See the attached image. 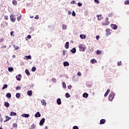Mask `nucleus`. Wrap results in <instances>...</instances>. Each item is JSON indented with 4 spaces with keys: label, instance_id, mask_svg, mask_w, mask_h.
<instances>
[{
    "label": "nucleus",
    "instance_id": "423d86ee",
    "mask_svg": "<svg viewBox=\"0 0 129 129\" xmlns=\"http://www.w3.org/2000/svg\"><path fill=\"white\" fill-rule=\"evenodd\" d=\"M16 78L18 81H20L21 78H22V75H21V74H19L18 76H16Z\"/></svg>",
    "mask_w": 129,
    "mask_h": 129
},
{
    "label": "nucleus",
    "instance_id": "6e6552de",
    "mask_svg": "<svg viewBox=\"0 0 129 129\" xmlns=\"http://www.w3.org/2000/svg\"><path fill=\"white\" fill-rule=\"evenodd\" d=\"M106 36H108V35H110L111 33H110V29L107 28V29H106Z\"/></svg>",
    "mask_w": 129,
    "mask_h": 129
},
{
    "label": "nucleus",
    "instance_id": "f704fd0d",
    "mask_svg": "<svg viewBox=\"0 0 129 129\" xmlns=\"http://www.w3.org/2000/svg\"><path fill=\"white\" fill-rule=\"evenodd\" d=\"M96 53L98 54V55H100V54H101V51L97 50Z\"/></svg>",
    "mask_w": 129,
    "mask_h": 129
},
{
    "label": "nucleus",
    "instance_id": "bf43d9fd",
    "mask_svg": "<svg viewBox=\"0 0 129 129\" xmlns=\"http://www.w3.org/2000/svg\"><path fill=\"white\" fill-rule=\"evenodd\" d=\"M10 34H11V36H13V35H14V31H11Z\"/></svg>",
    "mask_w": 129,
    "mask_h": 129
},
{
    "label": "nucleus",
    "instance_id": "0e129e2a",
    "mask_svg": "<svg viewBox=\"0 0 129 129\" xmlns=\"http://www.w3.org/2000/svg\"><path fill=\"white\" fill-rule=\"evenodd\" d=\"M62 85H63V87H65V83L64 82L62 83Z\"/></svg>",
    "mask_w": 129,
    "mask_h": 129
},
{
    "label": "nucleus",
    "instance_id": "e2e57ef3",
    "mask_svg": "<svg viewBox=\"0 0 129 129\" xmlns=\"http://www.w3.org/2000/svg\"><path fill=\"white\" fill-rule=\"evenodd\" d=\"M112 16V14H109L108 17H111Z\"/></svg>",
    "mask_w": 129,
    "mask_h": 129
},
{
    "label": "nucleus",
    "instance_id": "aec40b11",
    "mask_svg": "<svg viewBox=\"0 0 129 129\" xmlns=\"http://www.w3.org/2000/svg\"><path fill=\"white\" fill-rule=\"evenodd\" d=\"M65 48H66V49H68V48H69V42H67L66 43Z\"/></svg>",
    "mask_w": 129,
    "mask_h": 129
},
{
    "label": "nucleus",
    "instance_id": "603ef678",
    "mask_svg": "<svg viewBox=\"0 0 129 129\" xmlns=\"http://www.w3.org/2000/svg\"><path fill=\"white\" fill-rule=\"evenodd\" d=\"M27 38L28 39H31V38H32V36L30 35H28L27 36Z\"/></svg>",
    "mask_w": 129,
    "mask_h": 129
},
{
    "label": "nucleus",
    "instance_id": "412c9836",
    "mask_svg": "<svg viewBox=\"0 0 129 129\" xmlns=\"http://www.w3.org/2000/svg\"><path fill=\"white\" fill-rule=\"evenodd\" d=\"M57 104H58V105H60V104H61V103H62V102H61V99L58 98V99L57 100Z\"/></svg>",
    "mask_w": 129,
    "mask_h": 129
},
{
    "label": "nucleus",
    "instance_id": "864d4df0",
    "mask_svg": "<svg viewBox=\"0 0 129 129\" xmlns=\"http://www.w3.org/2000/svg\"><path fill=\"white\" fill-rule=\"evenodd\" d=\"M68 89H70L71 88H72V86H71V85L68 86Z\"/></svg>",
    "mask_w": 129,
    "mask_h": 129
},
{
    "label": "nucleus",
    "instance_id": "a211bd4d",
    "mask_svg": "<svg viewBox=\"0 0 129 129\" xmlns=\"http://www.w3.org/2000/svg\"><path fill=\"white\" fill-rule=\"evenodd\" d=\"M83 97L85 98H87L88 97V94L86 93H84L83 95Z\"/></svg>",
    "mask_w": 129,
    "mask_h": 129
},
{
    "label": "nucleus",
    "instance_id": "338daca9",
    "mask_svg": "<svg viewBox=\"0 0 129 129\" xmlns=\"http://www.w3.org/2000/svg\"><path fill=\"white\" fill-rule=\"evenodd\" d=\"M106 21H108V18H106L105 22H106Z\"/></svg>",
    "mask_w": 129,
    "mask_h": 129
},
{
    "label": "nucleus",
    "instance_id": "ddd939ff",
    "mask_svg": "<svg viewBox=\"0 0 129 129\" xmlns=\"http://www.w3.org/2000/svg\"><path fill=\"white\" fill-rule=\"evenodd\" d=\"M105 123V119H101L100 122V124H104V123Z\"/></svg>",
    "mask_w": 129,
    "mask_h": 129
},
{
    "label": "nucleus",
    "instance_id": "774afa93",
    "mask_svg": "<svg viewBox=\"0 0 129 129\" xmlns=\"http://www.w3.org/2000/svg\"><path fill=\"white\" fill-rule=\"evenodd\" d=\"M13 58H16V55H13Z\"/></svg>",
    "mask_w": 129,
    "mask_h": 129
},
{
    "label": "nucleus",
    "instance_id": "f8f14e48",
    "mask_svg": "<svg viewBox=\"0 0 129 129\" xmlns=\"http://www.w3.org/2000/svg\"><path fill=\"white\" fill-rule=\"evenodd\" d=\"M41 102L42 105H46V104H47V103H46V101L44 99H42L41 101Z\"/></svg>",
    "mask_w": 129,
    "mask_h": 129
},
{
    "label": "nucleus",
    "instance_id": "58836bf2",
    "mask_svg": "<svg viewBox=\"0 0 129 129\" xmlns=\"http://www.w3.org/2000/svg\"><path fill=\"white\" fill-rule=\"evenodd\" d=\"M78 6H79V7H82V4L79 2L78 3Z\"/></svg>",
    "mask_w": 129,
    "mask_h": 129
},
{
    "label": "nucleus",
    "instance_id": "4468645a",
    "mask_svg": "<svg viewBox=\"0 0 129 129\" xmlns=\"http://www.w3.org/2000/svg\"><path fill=\"white\" fill-rule=\"evenodd\" d=\"M22 116L23 117H26V118H28L29 117V116H30V115H29V114H23L22 115Z\"/></svg>",
    "mask_w": 129,
    "mask_h": 129
},
{
    "label": "nucleus",
    "instance_id": "4c0bfd02",
    "mask_svg": "<svg viewBox=\"0 0 129 129\" xmlns=\"http://www.w3.org/2000/svg\"><path fill=\"white\" fill-rule=\"evenodd\" d=\"M94 62H95V59H92L91 60V63H92V64L94 63Z\"/></svg>",
    "mask_w": 129,
    "mask_h": 129
},
{
    "label": "nucleus",
    "instance_id": "052dcab7",
    "mask_svg": "<svg viewBox=\"0 0 129 129\" xmlns=\"http://www.w3.org/2000/svg\"><path fill=\"white\" fill-rule=\"evenodd\" d=\"M0 122H3V117L0 118Z\"/></svg>",
    "mask_w": 129,
    "mask_h": 129
},
{
    "label": "nucleus",
    "instance_id": "3c124183",
    "mask_svg": "<svg viewBox=\"0 0 129 129\" xmlns=\"http://www.w3.org/2000/svg\"><path fill=\"white\" fill-rule=\"evenodd\" d=\"M17 19L18 21H20L21 20V16L17 17Z\"/></svg>",
    "mask_w": 129,
    "mask_h": 129
},
{
    "label": "nucleus",
    "instance_id": "a878e982",
    "mask_svg": "<svg viewBox=\"0 0 129 129\" xmlns=\"http://www.w3.org/2000/svg\"><path fill=\"white\" fill-rule=\"evenodd\" d=\"M13 126L15 129V128H17L18 127V125L17 124V123H14L13 124Z\"/></svg>",
    "mask_w": 129,
    "mask_h": 129
},
{
    "label": "nucleus",
    "instance_id": "cd10ccee",
    "mask_svg": "<svg viewBox=\"0 0 129 129\" xmlns=\"http://www.w3.org/2000/svg\"><path fill=\"white\" fill-rule=\"evenodd\" d=\"M25 73L27 74V75H28V76H30V72H29V70H26Z\"/></svg>",
    "mask_w": 129,
    "mask_h": 129
},
{
    "label": "nucleus",
    "instance_id": "e433bc0d",
    "mask_svg": "<svg viewBox=\"0 0 129 129\" xmlns=\"http://www.w3.org/2000/svg\"><path fill=\"white\" fill-rule=\"evenodd\" d=\"M70 64L68 61H65V66H69Z\"/></svg>",
    "mask_w": 129,
    "mask_h": 129
},
{
    "label": "nucleus",
    "instance_id": "37998d69",
    "mask_svg": "<svg viewBox=\"0 0 129 129\" xmlns=\"http://www.w3.org/2000/svg\"><path fill=\"white\" fill-rule=\"evenodd\" d=\"M52 81H53V82H56V79H55L54 78H53L52 79Z\"/></svg>",
    "mask_w": 129,
    "mask_h": 129
},
{
    "label": "nucleus",
    "instance_id": "f3484780",
    "mask_svg": "<svg viewBox=\"0 0 129 129\" xmlns=\"http://www.w3.org/2000/svg\"><path fill=\"white\" fill-rule=\"evenodd\" d=\"M80 37L81 38V39H85L86 38V36L84 34H81L80 35Z\"/></svg>",
    "mask_w": 129,
    "mask_h": 129
},
{
    "label": "nucleus",
    "instance_id": "9d476101",
    "mask_svg": "<svg viewBox=\"0 0 129 129\" xmlns=\"http://www.w3.org/2000/svg\"><path fill=\"white\" fill-rule=\"evenodd\" d=\"M35 117H40L41 116V114L40 112H37V113L35 114Z\"/></svg>",
    "mask_w": 129,
    "mask_h": 129
},
{
    "label": "nucleus",
    "instance_id": "de8ad7c7",
    "mask_svg": "<svg viewBox=\"0 0 129 129\" xmlns=\"http://www.w3.org/2000/svg\"><path fill=\"white\" fill-rule=\"evenodd\" d=\"M73 128V129H79V128H78V126H74Z\"/></svg>",
    "mask_w": 129,
    "mask_h": 129
},
{
    "label": "nucleus",
    "instance_id": "b1692460",
    "mask_svg": "<svg viewBox=\"0 0 129 129\" xmlns=\"http://www.w3.org/2000/svg\"><path fill=\"white\" fill-rule=\"evenodd\" d=\"M5 106H6V107H9V106H10V103L8 102H5Z\"/></svg>",
    "mask_w": 129,
    "mask_h": 129
},
{
    "label": "nucleus",
    "instance_id": "2eb2a0df",
    "mask_svg": "<svg viewBox=\"0 0 129 129\" xmlns=\"http://www.w3.org/2000/svg\"><path fill=\"white\" fill-rule=\"evenodd\" d=\"M71 52L73 54H75L76 53V48H73L72 50H71Z\"/></svg>",
    "mask_w": 129,
    "mask_h": 129
},
{
    "label": "nucleus",
    "instance_id": "a18cd8bd",
    "mask_svg": "<svg viewBox=\"0 0 129 129\" xmlns=\"http://www.w3.org/2000/svg\"><path fill=\"white\" fill-rule=\"evenodd\" d=\"M4 40H5L4 38L0 39V43H2V42H4Z\"/></svg>",
    "mask_w": 129,
    "mask_h": 129
},
{
    "label": "nucleus",
    "instance_id": "4d7b16f0",
    "mask_svg": "<svg viewBox=\"0 0 129 129\" xmlns=\"http://www.w3.org/2000/svg\"><path fill=\"white\" fill-rule=\"evenodd\" d=\"M78 76H81V73L78 72Z\"/></svg>",
    "mask_w": 129,
    "mask_h": 129
},
{
    "label": "nucleus",
    "instance_id": "f03ea898",
    "mask_svg": "<svg viewBox=\"0 0 129 129\" xmlns=\"http://www.w3.org/2000/svg\"><path fill=\"white\" fill-rule=\"evenodd\" d=\"M79 48L80 49V50L82 51V52H84V51H85V50H86V48L83 44H80L79 45Z\"/></svg>",
    "mask_w": 129,
    "mask_h": 129
},
{
    "label": "nucleus",
    "instance_id": "4be33fe9",
    "mask_svg": "<svg viewBox=\"0 0 129 129\" xmlns=\"http://www.w3.org/2000/svg\"><path fill=\"white\" fill-rule=\"evenodd\" d=\"M7 98H11L12 97V95L10 93H8L6 95Z\"/></svg>",
    "mask_w": 129,
    "mask_h": 129
},
{
    "label": "nucleus",
    "instance_id": "5fc2aeb1",
    "mask_svg": "<svg viewBox=\"0 0 129 129\" xmlns=\"http://www.w3.org/2000/svg\"><path fill=\"white\" fill-rule=\"evenodd\" d=\"M99 38H100V37L98 35L96 36V39H97V40H99Z\"/></svg>",
    "mask_w": 129,
    "mask_h": 129
},
{
    "label": "nucleus",
    "instance_id": "69168bd1",
    "mask_svg": "<svg viewBox=\"0 0 129 129\" xmlns=\"http://www.w3.org/2000/svg\"><path fill=\"white\" fill-rule=\"evenodd\" d=\"M44 129H48V126H46L44 127Z\"/></svg>",
    "mask_w": 129,
    "mask_h": 129
},
{
    "label": "nucleus",
    "instance_id": "ea45409f",
    "mask_svg": "<svg viewBox=\"0 0 129 129\" xmlns=\"http://www.w3.org/2000/svg\"><path fill=\"white\" fill-rule=\"evenodd\" d=\"M72 16L73 17H75V16H76V13H75L74 11H73Z\"/></svg>",
    "mask_w": 129,
    "mask_h": 129
},
{
    "label": "nucleus",
    "instance_id": "49530a36",
    "mask_svg": "<svg viewBox=\"0 0 129 129\" xmlns=\"http://www.w3.org/2000/svg\"><path fill=\"white\" fill-rule=\"evenodd\" d=\"M121 61H118V62H117V66H120V65H121Z\"/></svg>",
    "mask_w": 129,
    "mask_h": 129
},
{
    "label": "nucleus",
    "instance_id": "bb28decb",
    "mask_svg": "<svg viewBox=\"0 0 129 129\" xmlns=\"http://www.w3.org/2000/svg\"><path fill=\"white\" fill-rule=\"evenodd\" d=\"M10 115H11V116H12H12L17 115V113L14 112H11V114H10Z\"/></svg>",
    "mask_w": 129,
    "mask_h": 129
},
{
    "label": "nucleus",
    "instance_id": "1a4fd4ad",
    "mask_svg": "<svg viewBox=\"0 0 129 129\" xmlns=\"http://www.w3.org/2000/svg\"><path fill=\"white\" fill-rule=\"evenodd\" d=\"M110 92V89H108L104 94L105 97H106L108 95V93Z\"/></svg>",
    "mask_w": 129,
    "mask_h": 129
},
{
    "label": "nucleus",
    "instance_id": "473e14b6",
    "mask_svg": "<svg viewBox=\"0 0 129 129\" xmlns=\"http://www.w3.org/2000/svg\"><path fill=\"white\" fill-rule=\"evenodd\" d=\"M124 5H129V1L128 0H126L124 2Z\"/></svg>",
    "mask_w": 129,
    "mask_h": 129
},
{
    "label": "nucleus",
    "instance_id": "c85d7f7f",
    "mask_svg": "<svg viewBox=\"0 0 129 129\" xmlns=\"http://www.w3.org/2000/svg\"><path fill=\"white\" fill-rule=\"evenodd\" d=\"M14 70V69L12 67L8 68V71L9 72H12Z\"/></svg>",
    "mask_w": 129,
    "mask_h": 129
},
{
    "label": "nucleus",
    "instance_id": "8fccbe9b",
    "mask_svg": "<svg viewBox=\"0 0 129 129\" xmlns=\"http://www.w3.org/2000/svg\"><path fill=\"white\" fill-rule=\"evenodd\" d=\"M34 19H36V20H38V19H39V16L36 15V16L35 17Z\"/></svg>",
    "mask_w": 129,
    "mask_h": 129
},
{
    "label": "nucleus",
    "instance_id": "c756f323",
    "mask_svg": "<svg viewBox=\"0 0 129 129\" xmlns=\"http://www.w3.org/2000/svg\"><path fill=\"white\" fill-rule=\"evenodd\" d=\"M20 96H21V94L17 93L16 94V97H17V98H19V97H20Z\"/></svg>",
    "mask_w": 129,
    "mask_h": 129
},
{
    "label": "nucleus",
    "instance_id": "7c9ffc66",
    "mask_svg": "<svg viewBox=\"0 0 129 129\" xmlns=\"http://www.w3.org/2000/svg\"><path fill=\"white\" fill-rule=\"evenodd\" d=\"M7 87H8V85L5 84L3 87L2 88L3 90L6 89V88H7Z\"/></svg>",
    "mask_w": 129,
    "mask_h": 129
},
{
    "label": "nucleus",
    "instance_id": "13d9d810",
    "mask_svg": "<svg viewBox=\"0 0 129 129\" xmlns=\"http://www.w3.org/2000/svg\"><path fill=\"white\" fill-rule=\"evenodd\" d=\"M71 4H72L73 5H74V4H75V1H73L71 2Z\"/></svg>",
    "mask_w": 129,
    "mask_h": 129
},
{
    "label": "nucleus",
    "instance_id": "5701e85b",
    "mask_svg": "<svg viewBox=\"0 0 129 129\" xmlns=\"http://www.w3.org/2000/svg\"><path fill=\"white\" fill-rule=\"evenodd\" d=\"M32 91H28L27 92V95H28V96H32Z\"/></svg>",
    "mask_w": 129,
    "mask_h": 129
},
{
    "label": "nucleus",
    "instance_id": "39448f33",
    "mask_svg": "<svg viewBox=\"0 0 129 129\" xmlns=\"http://www.w3.org/2000/svg\"><path fill=\"white\" fill-rule=\"evenodd\" d=\"M44 122H45V118H43L40 121L39 125H40V126L43 125V124H44Z\"/></svg>",
    "mask_w": 129,
    "mask_h": 129
},
{
    "label": "nucleus",
    "instance_id": "72a5a7b5",
    "mask_svg": "<svg viewBox=\"0 0 129 129\" xmlns=\"http://www.w3.org/2000/svg\"><path fill=\"white\" fill-rule=\"evenodd\" d=\"M14 48L15 50H19V49H20V47H19V46L16 45H14Z\"/></svg>",
    "mask_w": 129,
    "mask_h": 129
},
{
    "label": "nucleus",
    "instance_id": "dca6fc26",
    "mask_svg": "<svg viewBox=\"0 0 129 129\" xmlns=\"http://www.w3.org/2000/svg\"><path fill=\"white\" fill-rule=\"evenodd\" d=\"M25 58L26 60H29V59H32V56H31V55L25 56Z\"/></svg>",
    "mask_w": 129,
    "mask_h": 129
},
{
    "label": "nucleus",
    "instance_id": "a19ab883",
    "mask_svg": "<svg viewBox=\"0 0 129 129\" xmlns=\"http://www.w3.org/2000/svg\"><path fill=\"white\" fill-rule=\"evenodd\" d=\"M16 90H20L21 89V87L20 86H17L16 88Z\"/></svg>",
    "mask_w": 129,
    "mask_h": 129
},
{
    "label": "nucleus",
    "instance_id": "9b49d317",
    "mask_svg": "<svg viewBox=\"0 0 129 129\" xmlns=\"http://www.w3.org/2000/svg\"><path fill=\"white\" fill-rule=\"evenodd\" d=\"M6 119V120L4 121V122H6V121H9V120H10V119H11L12 118L9 117L8 116H5Z\"/></svg>",
    "mask_w": 129,
    "mask_h": 129
},
{
    "label": "nucleus",
    "instance_id": "c03bdc74",
    "mask_svg": "<svg viewBox=\"0 0 129 129\" xmlns=\"http://www.w3.org/2000/svg\"><path fill=\"white\" fill-rule=\"evenodd\" d=\"M85 16H87L88 15V11H85L84 12Z\"/></svg>",
    "mask_w": 129,
    "mask_h": 129
},
{
    "label": "nucleus",
    "instance_id": "20e7f679",
    "mask_svg": "<svg viewBox=\"0 0 129 129\" xmlns=\"http://www.w3.org/2000/svg\"><path fill=\"white\" fill-rule=\"evenodd\" d=\"M110 27L113 30H116V29H117V26L115 24H111Z\"/></svg>",
    "mask_w": 129,
    "mask_h": 129
},
{
    "label": "nucleus",
    "instance_id": "393cba45",
    "mask_svg": "<svg viewBox=\"0 0 129 129\" xmlns=\"http://www.w3.org/2000/svg\"><path fill=\"white\" fill-rule=\"evenodd\" d=\"M109 24H110L109 21L107 20L106 21H105V22L103 24L104 25V26H107V25H109Z\"/></svg>",
    "mask_w": 129,
    "mask_h": 129
},
{
    "label": "nucleus",
    "instance_id": "f257e3e1",
    "mask_svg": "<svg viewBox=\"0 0 129 129\" xmlns=\"http://www.w3.org/2000/svg\"><path fill=\"white\" fill-rule=\"evenodd\" d=\"M114 96H115V94L114 92L111 91L110 93L109 94V101H112V100H113V98H114Z\"/></svg>",
    "mask_w": 129,
    "mask_h": 129
},
{
    "label": "nucleus",
    "instance_id": "09e8293b",
    "mask_svg": "<svg viewBox=\"0 0 129 129\" xmlns=\"http://www.w3.org/2000/svg\"><path fill=\"white\" fill-rule=\"evenodd\" d=\"M94 2L96 4H99V1H98V0H94Z\"/></svg>",
    "mask_w": 129,
    "mask_h": 129
},
{
    "label": "nucleus",
    "instance_id": "79ce46f5",
    "mask_svg": "<svg viewBox=\"0 0 129 129\" xmlns=\"http://www.w3.org/2000/svg\"><path fill=\"white\" fill-rule=\"evenodd\" d=\"M4 18L5 19V20H9V16H5Z\"/></svg>",
    "mask_w": 129,
    "mask_h": 129
},
{
    "label": "nucleus",
    "instance_id": "6e6d98bb",
    "mask_svg": "<svg viewBox=\"0 0 129 129\" xmlns=\"http://www.w3.org/2000/svg\"><path fill=\"white\" fill-rule=\"evenodd\" d=\"M2 48L3 49H6V48H7V45H4V46H2Z\"/></svg>",
    "mask_w": 129,
    "mask_h": 129
},
{
    "label": "nucleus",
    "instance_id": "c9c22d12",
    "mask_svg": "<svg viewBox=\"0 0 129 129\" xmlns=\"http://www.w3.org/2000/svg\"><path fill=\"white\" fill-rule=\"evenodd\" d=\"M31 70L33 72H35L36 71V67H33Z\"/></svg>",
    "mask_w": 129,
    "mask_h": 129
},
{
    "label": "nucleus",
    "instance_id": "680f3d73",
    "mask_svg": "<svg viewBox=\"0 0 129 129\" xmlns=\"http://www.w3.org/2000/svg\"><path fill=\"white\" fill-rule=\"evenodd\" d=\"M68 14L69 15H71V14H72V12L71 11H69Z\"/></svg>",
    "mask_w": 129,
    "mask_h": 129
},
{
    "label": "nucleus",
    "instance_id": "7ed1b4c3",
    "mask_svg": "<svg viewBox=\"0 0 129 129\" xmlns=\"http://www.w3.org/2000/svg\"><path fill=\"white\" fill-rule=\"evenodd\" d=\"M10 20L12 23H15L16 22V17L13 15H10Z\"/></svg>",
    "mask_w": 129,
    "mask_h": 129
},
{
    "label": "nucleus",
    "instance_id": "6ab92c4d",
    "mask_svg": "<svg viewBox=\"0 0 129 129\" xmlns=\"http://www.w3.org/2000/svg\"><path fill=\"white\" fill-rule=\"evenodd\" d=\"M12 4L14 6H17V5H18V3L17 2V1H16V0H13L12 1Z\"/></svg>",
    "mask_w": 129,
    "mask_h": 129
},
{
    "label": "nucleus",
    "instance_id": "0eeeda50",
    "mask_svg": "<svg viewBox=\"0 0 129 129\" xmlns=\"http://www.w3.org/2000/svg\"><path fill=\"white\" fill-rule=\"evenodd\" d=\"M96 17L98 18V21H101V20H102V16L101 15H97Z\"/></svg>",
    "mask_w": 129,
    "mask_h": 129
},
{
    "label": "nucleus",
    "instance_id": "2f4dec72",
    "mask_svg": "<svg viewBox=\"0 0 129 129\" xmlns=\"http://www.w3.org/2000/svg\"><path fill=\"white\" fill-rule=\"evenodd\" d=\"M66 97H67V98H69V97H70V94H69V93H66Z\"/></svg>",
    "mask_w": 129,
    "mask_h": 129
}]
</instances>
